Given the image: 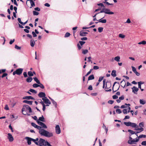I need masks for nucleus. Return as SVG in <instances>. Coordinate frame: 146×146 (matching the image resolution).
<instances>
[{"label":"nucleus","instance_id":"obj_1","mask_svg":"<svg viewBox=\"0 0 146 146\" xmlns=\"http://www.w3.org/2000/svg\"><path fill=\"white\" fill-rule=\"evenodd\" d=\"M31 124L32 126L39 130L38 133L41 135L44 136L48 137H50L53 136V134L52 133L44 129H42L40 127V126L36 125L34 123H31Z\"/></svg>","mask_w":146,"mask_h":146},{"label":"nucleus","instance_id":"obj_2","mask_svg":"<svg viewBox=\"0 0 146 146\" xmlns=\"http://www.w3.org/2000/svg\"><path fill=\"white\" fill-rule=\"evenodd\" d=\"M35 144L40 146H46V141L40 138L39 139L38 138L36 139Z\"/></svg>","mask_w":146,"mask_h":146},{"label":"nucleus","instance_id":"obj_3","mask_svg":"<svg viewBox=\"0 0 146 146\" xmlns=\"http://www.w3.org/2000/svg\"><path fill=\"white\" fill-rule=\"evenodd\" d=\"M22 111L23 112V114L25 115L27 114L28 115H29V114H28L27 113V112L31 113L32 112L31 108L29 105H26L24 106L23 107L22 109Z\"/></svg>","mask_w":146,"mask_h":146},{"label":"nucleus","instance_id":"obj_4","mask_svg":"<svg viewBox=\"0 0 146 146\" xmlns=\"http://www.w3.org/2000/svg\"><path fill=\"white\" fill-rule=\"evenodd\" d=\"M130 126L133 128H135V129L136 130L141 131H142L143 130V128H138V126L135 123L131 122Z\"/></svg>","mask_w":146,"mask_h":146},{"label":"nucleus","instance_id":"obj_5","mask_svg":"<svg viewBox=\"0 0 146 146\" xmlns=\"http://www.w3.org/2000/svg\"><path fill=\"white\" fill-rule=\"evenodd\" d=\"M26 139L27 140V143L28 145H30L31 144V141H33L35 143L36 141V139H33L30 138L29 137H26Z\"/></svg>","mask_w":146,"mask_h":146},{"label":"nucleus","instance_id":"obj_6","mask_svg":"<svg viewBox=\"0 0 146 146\" xmlns=\"http://www.w3.org/2000/svg\"><path fill=\"white\" fill-rule=\"evenodd\" d=\"M38 124L40 126V127L42 129H44L43 128L46 129L47 128V126L43 123L38 121L37 122Z\"/></svg>","mask_w":146,"mask_h":146},{"label":"nucleus","instance_id":"obj_7","mask_svg":"<svg viewBox=\"0 0 146 146\" xmlns=\"http://www.w3.org/2000/svg\"><path fill=\"white\" fill-rule=\"evenodd\" d=\"M55 132L57 134H59L61 133V130L60 128L58 125H56L55 127Z\"/></svg>","mask_w":146,"mask_h":146},{"label":"nucleus","instance_id":"obj_8","mask_svg":"<svg viewBox=\"0 0 146 146\" xmlns=\"http://www.w3.org/2000/svg\"><path fill=\"white\" fill-rule=\"evenodd\" d=\"M42 100L46 104H51V102L46 97L42 98Z\"/></svg>","mask_w":146,"mask_h":146},{"label":"nucleus","instance_id":"obj_9","mask_svg":"<svg viewBox=\"0 0 146 146\" xmlns=\"http://www.w3.org/2000/svg\"><path fill=\"white\" fill-rule=\"evenodd\" d=\"M131 108L129 106H128L127 108H125L123 110L122 112L124 114H126L130 112Z\"/></svg>","mask_w":146,"mask_h":146},{"label":"nucleus","instance_id":"obj_10","mask_svg":"<svg viewBox=\"0 0 146 146\" xmlns=\"http://www.w3.org/2000/svg\"><path fill=\"white\" fill-rule=\"evenodd\" d=\"M132 90V92L135 94H137V92L139 90L138 88L135 86H133L131 88Z\"/></svg>","mask_w":146,"mask_h":146},{"label":"nucleus","instance_id":"obj_11","mask_svg":"<svg viewBox=\"0 0 146 146\" xmlns=\"http://www.w3.org/2000/svg\"><path fill=\"white\" fill-rule=\"evenodd\" d=\"M139 140V138H136L133 139V140H129L128 141V143L130 144H133L135 142H138Z\"/></svg>","mask_w":146,"mask_h":146},{"label":"nucleus","instance_id":"obj_12","mask_svg":"<svg viewBox=\"0 0 146 146\" xmlns=\"http://www.w3.org/2000/svg\"><path fill=\"white\" fill-rule=\"evenodd\" d=\"M105 13L109 15H112L114 14V13L111 11L109 9L105 8Z\"/></svg>","mask_w":146,"mask_h":146},{"label":"nucleus","instance_id":"obj_13","mask_svg":"<svg viewBox=\"0 0 146 146\" xmlns=\"http://www.w3.org/2000/svg\"><path fill=\"white\" fill-rule=\"evenodd\" d=\"M8 139H9L10 142H12L13 141L14 139L11 133H8Z\"/></svg>","mask_w":146,"mask_h":146},{"label":"nucleus","instance_id":"obj_14","mask_svg":"<svg viewBox=\"0 0 146 146\" xmlns=\"http://www.w3.org/2000/svg\"><path fill=\"white\" fill-rule=\"evenodd\" d=\"M23 70V69L21 68H19L16 70L15 71H16L17 74L18 75H20L22 73Z\"/></svg>","mask_w":146,"mask_h":146},{"label":"nucleus","instance_id":"obj_15","mask_svg":"<svg viewBox=\"0 0 146 146\" xmlns=\"http://www.w3.org/2000/svg\"><path fill=\"white\" fill-rule=\"evenodd\" d=\"M38 96L39 97L43 98L45 97L46 95L44 93L41 92L38 94Z\"/></svg>","mask_w":146,"mask_h":146},{"label":"nucleus","instance_id":"obj_16","mask_svg":"<svg viewBox=\"0 0 146 146\" xmlns=\"http://www.w3.org/2000/svg\"><path fill=\"white\" fill-rule=\"evenodd\" d=\"M130 106V104H125V105H122L120 108H127L128 106Z\"/></svg>","mask_w":146,"mask_h":146},{"label":"nucleus","instance_id":"obj_17","mask_svg":"<svg viewBox=\"0 0 146 146\" xmlns=\"http://www.w3.org/2000/svg\"><path fill=\"white\" fill-rule=\"evenodd\" d=\"M124 99V96H122L121 97L119 98V99L116 100L117 102L118 103H119L121 102V100H123Z\"/></svg>","mask_w":146,"mask_h":146},{"label":"nucleus","instance_id":"obj_18","mask_svg":"<svg viewBox=\"0 0 146 146\" xmlns=\"http://www.w3.org/2000/svg\"><path fill=\"white\" fill-rule=\"evenodd\" d=\"M23 99H27V100H30V99H32V100H33L34 99V98L31 96H25L23 97Z\"/></svg>","mask_w":146,"mask_h":146},{"label":"nucleus","instance_id":"obj_19","mask_svg":"<svg viewBox=\"0 0 146 146\" xmlns=\"http://www.w3.org/2000/svg\"><path fill=\"white\" fill-rule=\"evenodd\" d=\"M35 42L34 40L32 39L30 41V45L31 47H33L35 44Z\"/></svg>","mask_w":146,"mask_h":146},{"label":"nucleus","instance_id":"obj_20","mask_svg":"<svg viewBox=\"0 0 146 146\" xmlns=\"http://www.w3.org/2000/svg\"><path fill=\"white\" fill-rule=\"evenodd\" d=\"M88 33L85 32H84L82 31H81L80 33V35L81 36H85L86 34H87Z\"/></svg>","mask_w":146,"mask_h":146},{"label":"nucleus","instance_id":"obj_21","mask_svg":"<svg viewBox=\"0 0 146 146\" xmlns=\"http://www.w3.org/2000/svg\"><path fill=\"white\" fill-rule=\"evenodd\" d=\"M38 120L39 121H40L42 122H45V120H44V118L43 115H42L41 117H39L38 118Z\"/></svg>","mask_w":146,"mask_h":146},{"label":"nucleus","instance_id":"obj_22","mask_svg":"<svg viewBox=\"0 0 146 146\" xmlns=\"http://www.w3.org/2000/svg\"><path fill=\"white\" fill-rule=\"evenodd\" d=\"M23 102L29 105H32L33 102L31 101H29L27 100H24L23 101Z\"/></svg>","mask_w":146,"mask_h":146},{"label":"nucleus","instance_id":"obj_23","mask_svg":"<svg viewBox=\"0 0 146 146\" xmlns=\"http://www.w3.org/2000/svg\"><path fill=\"white\" fill-rule=\"evenodd\" d=\"M49 98L51 100L52 103H53V104H54V106H55L56 107H57V103H56V102L55 101L53 100L51 98H50V97H49Z\"/></svg>","mask_w":146,"mask_h":146},{"label":"nucleus","instance_id":"obj_24","mask_svg":"<svg viewBox=\"0 0 146 146\" xmlns=\"http://www.w3.org/2000/svg\"><path fill=\"white\" fill-rule=\"evenodd\" d=\"M139 102L141 104L144 105L145 104L146 102L145 100L143 99H140Z\"/></svg>","mask_w":146,"mask_h":146},{"label":"nucleus","instance_id":"obj_25","mask_svg":"<svg viewBox=\"0 0 146 146\" xmlns=\"http://www.w3.org/2000/svg\"><path fill=\"white\" fill-rule=\"evenodd\" d=\"M128 131L132 135L134 134H137L138 133H139V132H137L136 133H135V132L133 131L132 130H130V129L128 130Z\"/></svg>","mask_w":146,"mask_h":146},{"label":"nucleus","instance_id":"obj_26","mask_svg":"<svg viewBox=\"0 0 146 146\" xmlns=\"http://www.w3.org/2000/svg\"><path fill=\"white\" fill-rule=\"evenodd\" d=\"M116 71L115 70H113L112 71L111 75L113 77H115L116 76Z\"/></svg>","mask_w":146,"mask_h":146},{"label":"nucleus","instance_id":"obj_27","mask_svg":"<svg viewBox=\"0 0 146 146\" xmlns=\"http://www.w3.org/2000/svg\"><path fill=\"white\" fill-rule=\"evenodd\" d=\"M99 22H100L102 23H106V19H101L99 20Z\"/></svg>","mask_w":146,"mask_h":146},{"label":"nucleus","instance_id":"obj_28","mask_svg":"<svg viewBox=\"0 0 146 146\" xmlns=\"http://www.w3.org/2000/svg\"><path fill=\"white\" fill-rule=\"evenodd\" d=\"M94 76L93 74L91 75H90L88 78V80H93L94 79Z\"/></svg>","mask_w":146,"mask_h":146},{"label":"nucleus","instance_id":"obj_29","mask_svg":"<svg viewBox=\"0 0 146 146\" xmlns=\"http://www.w3.org/2000/svg\"><path fill=\"white\" fill-rule=\"evenodd\" d=\"M32 80L33 78L32 77H29L26 79V81L28 82H30L32 81Z\"/></svg>","mask_w":146,"mask_h":146},{"label":"nucleus","instance_id":"obj_30","mask_svg":"<svg viewBox=\"0 0 146 146\" xmlns=\"http://www.w3.org/2000/svg\"><path fill=\"white\" fill-rule=\"evenodd\" d=\"M31 5V7H30L31 8L32 7H33L35 6V3L34 2L33 0H31V2H30Z\"/></svg>","mask_w":146,"mask_h":146},{"label":"nucleus","instance_id":"obj_31","mask_svg":"<svg viewBox=\"0 0 146 146\" xmlns=\"http://www.w3.org/2000/svg\"><path fill=\"white\" fill-rule=\"evenodd\" d=\"M34 80L38 84H40V82L38 78L36 77H35L33 78Z\"/></svg>","mask_w":146,"mask_h":146},{"label":"nucleus","instance_id":"obj_32","mask_svg":"<svg viewBox=\"0 0 146 146\" xmlns=\"http://www.w3.org/2000/svg\"><path fill=\"white\" fill-rule=\"evenodd\" d=\"M124 124L127 126H129L131 125V122H124Z\"/></svg>","mask_w":146,"mask_h":146},{"label":"nucleus","instance_id":"obj_33","mask_svg":"<svg viewBox=\"0 0 146 146\" xmlns=\"http://www.w3.org/2000/svg\"><path fill=\"white\" fill-rule=\"evenodd\" d=\"M120 57L119 56H117L115 57L114 60L117 62H119L120 60Z\"/></svg>","mask_w":146,"mask_h":146},{"label":"nucleus","instance_id":"obj_34","mask_svg":"<svg viewBox=\"0 0 146 146\" xmlns=\"http://www.w3.org/2000/svg\"><path fill=\"white\" fill-rule=\"evenodd\" d=\"M138 44H142L145 45L146 44V41L145 40H143L141 42H140L138 43Z\"/></svg>","mask_w":146,"mask_h":146},{"label":"nucleus","instance_id":"obj_35","mask_svg":"<svg viewBox=\"0 0 146 146\" xmlns=\"http://www.w3.org/2000/svg\"><path fill=\"white\" fill-rule=\"evenodd\" d=\"M29 91L30 92H32V93H33L36 94L37 93V92H36V90H33V89H31L29 90Z\"/></svg>","mask_w":146,"mask_h":146},{"label":"nucleus","instance_id":"obj_36","mask_svg":"<svg viewBox=\"0 0 146 146\" xmlns=\"http://www.w3.org/2000/svg\"><path fill=\"white\" fill-rule=\"evenodd\" d=\"M103 28L102 27H100L98 28V30L99 33H101L103 30Z\"/></svg>","mask_w":146,"mask_h":146},{"label":"nucleus","instance_id":"obj_37","mask_svg":"<svg viewBox=\"0 0 146 146\" xmlns=\"http://www.w3.org/2000/svg\"><path fill=\"white\" fill-rule=\"evenodd\" d=\"M28 75L29 76H32L33 75V72L31 71H29L28 72Z\"/></svg>","mask_w":146,"mask_h":146},{"label":"nucleus","instance_id":"obj_38","mask_svg":"<svg viewBox=\"0 0 146 146\" xmlns=\"http://www.w3.org/2000/svg\"><path fill=\"white\" fill-rule=\"evenodd\" d=\"M146 137V136L144 135H141L139 136L138 138H145Z\"/></svg>","mask_w":146,"mask_h":146},{"label":"nucleus","instance_id":"obj_39","mask_svg":"<svg viewBox=\"0 0 146 146\" xmlns=\"http://www.w3.org/2000/svg\"><path fill=\"white\" fill-rule=\"evenodd\" d=\"M119 37L121 38H125V36L124 35L122 34H119Z\"/></svg>","mask_w":146,"mask_h":146},{"label":"nucleus","instance_id":"obj_40","mask_svg":"<svg viewBox=\"0 0 146 146\" xmlns=\"http://www.w3.org/2000/svg\"><path fill=\"white\" fill-rule=\"evenodd\" d=\"M116 113L118 114L121 113L122 111L120 109H117L116 110Z\"/></svg>","mask_w":146,"mask_h":146},{"label":"nucleus","instance_id":"obj_41","mask_svg":"<svg viewBox=\"0 0 146 146\" xmlns=\"http://www.w3.org/2000/svg\"><path fill=\"white\" fill-rule=\"evenodd\" d=\"M144 123L143 122L140 123L139 124V126L141 127V128H142V127H144Z\"/></svg>","mask_w":146,"mask_h":146},{"label":"nucleus","instance_id":"obj_42","mask_svg":"<svg viewBox=\"0 0 146 146\" xmlns=\"http://www.w3.org/2000/svg\"><path fill=\"white\" fill-rule=\"evenodd\" d=\"M33 13L34 15H38L39 14L38 12L35 11H33Z\"/></svg>","mask_w":146,"mask_h":146},{"label":"nucleus","instance_id":"obj_43","mask_svg":"<svg viewBox=\"0 0 146 146\" xmlns=\"http://www.w3.org/2000/svg\"><path fill=\"white\" fill-rule=\"evenodd\" d=\"M88 52V50L87 49H85L84 50H83L82 53L83 54H86Z\"/></svg>","mask_w":146,"mask_h":146},{"label":"nucleus","instance_id":"obj_44","mask_svg":"<svg viewBox=\"0 0 146 146\" xmlns=\"http://www.w3.org/2000/svg\"><path fill=\"white\" fill-rule=\"evenodd\" d=\"M70 34L69 33L67 32L65 34L64 37H67L70 36Z\"/></svg>","mask_w":146,"mask_h":146},{"label":"nucleus","instance_id":"obj_45","mask_svg":"<svg viewBox=\"0 0 146 146\" xmlns=\"http://www.w3.org/2000/svg\"><path fill=\"white\" fill-rule=\"evenodd\" d=\"M15 48L17 50H20L21 47L18 46L17 45H15Z\"/></svg>","mask_w":146,"mask_h":146},{"label":"nucleus","instance_id":"obj_46","mask_svg":"<svg viewBox=\"0 0 146 146\" xmlns=\"http://www.w3.org/2000/svg\"><path fill=\"white\" fill-rule=\"evenodd\" d=\"M33 86L34 88H36L39 87V85L36 84H34L33 85Z\"/></svg>","mask_w":146,"mask_h":146},{"label":"nucleus","instance_id":"obj_47","mask_svg":"<svg viewBox=\"0 0 146 146\" xmlns=\"http://www.w3.org/2000/svg\"><path fill=\"white\" fill-rule=\"evenodd\" d=\"M39 87H40L41 88L44 89V86L42 84L40 83V84H39Z\"/></svg>","mask_w":146,"mask_h":146},{"label":"nucleus","instance_id":"obj_48","mask_svg":"<svg viewBox=\"0 0 146 146\" xmlns=\"http://www.w3.org/2000/svg\"><path fill=\"white\" fill-rule=\"evenodd\" d=\"M33 117L34 120L36 121L37 123L38 121H39L38 119H37V117L36 116H35Z\"/></svg>","mask_w":146,"mask_h":146},{"label":"nucleus","instance_id":"obj_49","mask_svg":"<svg viewBox=\"0 0 146 146\" xmlns=\"http://www.w3.org/2000/svg\"><path fill=\"white\" fill-rule=\"evenodd\" d=\"M131 68H132V70L135 73L136 71V68L133 66H131Z\"/></svg>","mask_w":146,"mask_h":146},{"label":"nucleus","instance_id":"obj_50","mask_svg":"<svg viewBox=\"0 0 146 146\" xmlns=\"http://www.w3.org/2000/svg\"><path fill=\"white\" fill-rule=\"evenodd\" d=\"M106 83V80L105 79L103 81V88H104L105 87V84Z\"/></svg>","mask_w":146,"mask_h":146},{"label":"nucleus","instance_id":"obj_51","mask_svg":"<svg viewBox=\"0 0 146 146\" xmlns=\"http://www.w3.org/2000/svg\"><path fill=\"white\" fill-rule=\"evenodd\" d=\"M99 68V67L98 66H95L93 67V69L94 70H96L98 69Z\"/></svg>","mask_w":146,"mask_h":146},{"label":"nucleus","instance_id":"obj_52","mask_svg":"<svg viewBox=\"0 0 146 146\" xmlns=\"http://www.w3.org/2000/svg\"><path fill=\"white\" fill-rule=\"evenodd\" d=\"M85 42L84 41H79V43L82 46L85 43Z\"/></svg>","mask_w":146,"mask_h":146},{"label":"nucleus","instance_id":"obj_53","mask_svg":"<svg viewBox=\"0 0 146 146\" xmlns=\"http://www.w3.org/2000/svg\"><path fill=\"white\" fill-rule=\"evenodd\" d=\"M23 75H24V77L25 78H26L27 77V73L26 72H23Z\"/></svg>","mask_w":146,"mask_h":146},{"label":"nucleus","instance_id":"obj_54","mask_svg":"<svg viewBox=\"0 0 146 146\" xmlns=\"http://www.w3.org/2000/svg\"><path fill=\"white\" fill-rule=\"evenodd\" d=\"M32 34H33V37H35L37 36V35L36 34V33L34 31H33L32 32Z\"/></svg>","mask_w":146,"mask_h":146},{"label":"nucleus","instance_id":"obj_55","mask_svg":"<svg viewBox=\"0 0 146 146\" xmlns=\"http://www.w3.org/2000/svg\"><path fill=\"white\" fill-rule=\"evenodd\" d=\"M4 109L6 110H9V107L7 105H6L5 106Z\"/></svg>","mask_w":146,"mask_h":146},{"label":"nucleus","instance_id":"obj_56","mask_svg":"<svg viewBox=\"0 0 146 146\" xmlns=\"http://www.w3.org/2000/svg\"><path fill=\"white\" fill-rule=\"evenodd\" d=\"M141 144L142 145H146V141L142 142Z\"/></svg>","mask_w":146,"mask_h":146},{"label":"nucleus","instance_id":"obj_57","mask_svg":"<svg viewBox=\"0 0 146 146\" xmlns=\"http://www.w3.org/2000/svg\"><path fill=\"white\" fill-rule=\"evenodd\" d=\"M113 98L114 99H117L118 98V97L116 95H114L112 96Z\"/></svg>","mask_w":146,"mask_h":146},{"label":"nucleus","instance_id":"obj_58","mask_svg":"<svg viewBox=\"0 0 146 146\" xmlns=\"http://www.w3.org/2000/svg\"><path fill=\"white\" fill-rule=\"evenodd\" d=\"M103 78L104 77H100L99 78L98 81L99 82H100L103 80Z\"/></svg>","mask_w":146,"mask_h":146},{"label":"nucleus","instance_id":"obj_59","mask_svg":"<svg viewBox=\"0 0 146 146\" xmlns=\"http://www.w3.org/2000/svg\"><path fill=\"white\" fill-rule=\"evenodd\" d=\"M81 39L82 40H86L87 39V38L86 37H84L81 38Z\"/></svg>","mask_w":146,"mask_h":146},{"label":"nucleus","instance_id":"obj_60","mask_svg":"<svg viewBox=\"0 0 146 146\" xmlns=\"http://www.w3.org/2000/svg\"><path fill=\"white\" fill-rule=\"evenodd\" d=\"M34 9H35V10L38 11H40V9L38 7H36V8H35Z\"/></svg>","mask_w":146,"mask_h":146},{"label":"nucleus","instance_id":"obj_61","mask_svg":"<svg viewBox=\"0 0 146 146\" xmlns=\"http://www.w3.org/2000/svg\"><path fill=\"white\" fill-rule=\"evenodd\" d=\"M15 39H13L12 40H11L9 42V44H13V43L14 42Z\"/></svg>","mask_w":146,"mask_h":146},{"label":"nucleus","instance_id":"obj_62","mask_svg":"<svg viewBox=\"0 0 146 146\" xmlns=\"http://www.w3.org/2000/svg\"><path fill=\"white\" fill-rule=\"evenodd\" d=\"M7 73H3V75H2L1 77L2 78H3L5 77L7 75Z\"/></svg>","mask_w":146,"mask_h":146},{"label":"nucleus","instance_id":"obj_63","mask_svg":"<svg viewBox=\"0 0 146 146\" xmlns=\"http://www.w3.org/2000/svg\"><path fill=\"white\" fill-rule=\"evenodd\" d=\"M88 89L90 90H92L93 89L92 87V85H90L89 86Z\"/></svg>","mask_w":146,"mask_h":146},{"label":"nucleus","instance_id":"obj_64","mask_svg":"<svg viewBox=\"0 0 146 146\" xmlns=\"http://www.w3.org/2000/svg\"><path fill=\"white\" fill-rule=\"evenodd\" d=\"M131 21L130 19H128L127 20L126 22V23H131Z\"/></svg>","mask_w":146,"mask_h":146}]
</instances>
